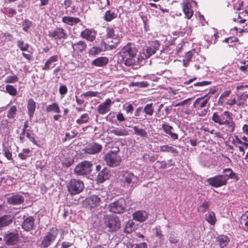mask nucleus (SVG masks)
<instances>
[{
	"label": "nucleus",
	"instance_id": "21",
	"mask_svg": "<svg viewBox=\"0 0 248 248\" xmlns=\"http://www.w3.org/2000/svg\"><path fill=\"white\" fill-rule=\"evenodd\" d=\"M133 219L137 221L143 222L148 217V214L143 210H139L132 214Z\"/></svg>",
	"mask_w": 248,
	"mask_h": 248
},
{
	"label": "nucleus",
	"instance_id": "33",
	"mask_svg": "<svg viewBox=\"0 0 248 248\" xmlns=\"http://www.w3.org/2000/svg\"><path fill=\"white\" fill-rule=\"evenodd\" d=\"M183 10L186 17L187 19H190L193 16V10L191 9V4L188 2L185 3L183 6Z\"/></svg>",
	"mask_w": 248,
	"mask_h": 248
},
{
	"label": "nucleus",
	"instance_id": "8",
	"mask_svg": "<svg viewBox=\"0 0 248 248\" xmlns=\"http://www.w3.org/2000/svg\"><path fill=\"white\" fill-rule=\"evenodd\" d=\"M121 160L120 155L112 152H108L105 157V161L107 165L110 167H115L119 166Z\"/></svg>",
	"mask_w": 248,
	"mask_h": 248
},
{
	"label": "nucleus",
	"instance_id": "45",
	"mask_svg": "<svg viewBox=\"0 0 248 248\" xmlns=\"http://www.w3.org/2000/svg\"><path fill=\"white\" fill-rule=\"evenodd\" d=\"M16 45L22 51H27L30 46L29 44L24 43L22 40H18L17 41Z\"/></svg>",
	"mask_w": 248,
	"mask_h": 248
},
{
	"label": "nucleus",
	"instance_id": "61",
	"mask_svg": "<svg viewBox=\"0 0 248 248\" xmlns=\"http://www.w3.org/2000/svg\"><path fill=\"white\" fill-rule=\"evenodd\" d=\"M231 93V91L229 90V91H226L225 92H224L219 97V101H220L221 99H223L226 97H227V96H229V95Z\"/></svg>",
	"mask_w": 248,
	"mask_h": 248
},
{
	"label": "nucleus",
	"instance_id": "53",
	"mask_svg": "<svg viewBox=\"0 0 248 248\" xmlns=\"http://www.w3.org/2000/svg\"><path fill=\"white\" fill-rule=\"evenodd\" d=\"M4 155L8 160H13L12 158V153L10 152L7 148L3 149Z\"/></svg>",
	"mask_w": 248,
	"mask_h": 248
},
{
	"label": "nucleus",
	"instance_id": "3",
	"mask_svg": "<svg viewBox=\"0 0 248 248\" xmlns=\"http://www.w3.org/2000/svg\"><path fill=\"white\" fill-rule=\"evenodd\" d=\"M104 229L109 232H116L121 227L119 218L115 216H106L104 217L102 224Z\"/></svg>",
	"mask_w": 248,
	"mask_h": 248
},
{
	"label": "nucleus",
	"instance_id": "34",
	"mask_svg": "<svg viewBox=\"0 0 248 248\" xmlns=\"http://www.w3.org/2000/svg\"><path fill=\"white\" fill-rule=\"evenodd\" d=\"M13 221L11 215H4L0 218V228L7 226L11 224Z\"/></svg>",
	"mask_w": 248,
	"mask_h": 248
},
{
	"label": "nucleus",
	"instance_id": "10",
	"mask_svg": "<svg viewBox=\"0 0 248 248\" xmlns=\"http://www.w3.org/2000/svg\"><path fill=\"white\" fill-rule=\"evenodd\" d=\"M207 182L211 186L216 188L225 186L227 183L226 181V179L222 174L208 178Z\"/></svg>",
	"mask_w": 248,
	"mask_h": 248
},
{
	"label": "nucleus",
	"instance_id": "6",
	"mask_svg": "<svg viewBox=\"0 0 248 248\" xmlns=\"http://www.w3.org/2000/svg\"><path fill=\"white\" fill-rule=\"evenodd\" d=\"M93 164L89 161H84L79 163L74 170L75 173L78 175H85L92 171Z\"/></svg>",
	"mask_w": 248,
	"mask_h": 248
},
{
	"label": "nucleus",
	"instance_id": "11",
	"mask_svg": "<svg viewBox=\"0 0 248 248\" xmlns=\"http://www.w3.org/2000/svg\"><path fill=\"white\" fill-rule=\"evenodd\" d=\"M103 147L101 144L93 142L86 145L83 151L85 153L90 155H94L100 153L102 150Z\"/></svg>",
	"mask_w": 248,
	"mask_h": 248
},
{
	"label": "nucleus",
	"instance_id": "1",
	"mask_svg": "<svg viewBox=\"0 0 248 248\" xmlns=\"http://www.w3.org/2000/svg\"><path fill=\"white\" fill-rule=\"evenodd\" d=\"M137 49L133 45L129 43L124 46L119 52L123 62L127 66H136L140 58H137Z\"/></svg>",
	"mask_w": 248,
	"mask_h": 248
},
{
	"label": "nucleus",
	"instance_id": "41",
	"mask_svg": "<svg viewBox=\"0 0 248 248\" xmlns=\"http://www.w3.org/2000/svg\"><path fill=\"white\" fill-rule=\"evenodd\" d=\"M17 112V107L16 105L11 106L7 112V117L10 119H14Z\"/></svg>",
	"mask_w": 248,
	"mask_h": 248
},
{
	"label": "nucleus",
	"instance_id": "50",
	"mask_svg": "<svg viewBox=\"0 0 248 248\" xmlns=\"http://www.w3.org/2000/svg\"><path fill=\"white\" fill-rule=\"evenodd\" d=\"M18 80V78L16 75L7 76L5 78V81L8 83H14Z\"/></svg>",
	"mask_w": 248,
	"mask_h": 248
},
{
	"label": "nucleus",
	"instance_id": "35",
	"mask_svg": "<svg viewBox=\"0 0 248 248\" xmlns=\"http://www.w3.org/2000/svg\"><path fill=\"white\" fill-rule=\"evenodd\" d=\"M46 111L47 112H52L57 114L61 113V109L57 103L54 102L46 107Z\"/></svg>",
	"mask_w": 248,
	"mask_h": 248
},
{
	"label": "nucleus",
	"instance_id": "43",
	"mask_svg": "<svg viewBox=\"0 0 248 248\" xmlns=\"http://www.w3.org/2000/svg\"><path fill=\"white\" fill-rule=\"evenodd\" d=\"M133 129L134 130L135 134L142 138H147L148 134L145 129L139 128L137 126H133Z\"/></svg>",
	"mask_w": 248,
	"mask_h": 248
},
{
	"label": "nucleus",
	"instance_id": "42",
	"mask_svg": "<svg viewBox=\"0 0 248 248\" xmlns=\"http://www.w3.org/2000/svg\"><path fill=\"white\" fill-rule=\"evenodd\" d=\"M205 218L206 220L212 225H214L216 221L215 213L211 211L208 212L205 215Z\"/></svg>",
	"mask_w": 248,
	"mask_h": 248
},
{
	"label": "nucleus",
	"instance_id": "56",
	"mask_svg": "<svg viewBox=\"0 0 248 248\" xmlns=\"http://www.w3.org/2000/svg\"><path fill=\"white\" fill-rule=\"evenodd\" d=\"M67 92V88L65 85H62L59 88V93L62 95H65Z\"/></svg>",
	"mask_w": 248,
	"mask_h": 248
},
{
	"label": "nucleus",
	"instance_id": "22",
	"mask_svg": "<svg viewBox=\"0 0 248 248\" xmlns=\"http://www.w3.org/2000/svg\"><path fill=\"white\" fill-rule=\"evenodd\" d=\"M27 113L29 119L31 120L32 119L34 111L36 109V102L32 98H30L27 103Z\"/></svg>",
	"mask_w": 248,
	"mask_h": 248
},
{
	"label": "nucleus",
	"instance_id": "46",
	"mask_svg": "<svg viewBox=\"0 0 248 248\" xmlns=\"http://www.w3.org/2000/svg\"><path fill=\"white\" fill-rule=\"evenodd\" d=\"M193 54L191 51H188L185 55L183 60V65L184 67H187L189 63L191 61Z\"/></svg>",
	"mask_w": 248,
	"mask_h": 248
},
{
	"label": "nucleus",
	"instance_id": "7",
	"mask_svg": "<svg viewBox=\"0 0 248 248\" xmlns=\"http://www.w3.org/2000/svg\"><path fill=\"white\" fill-rule=\"evenodd\" d=\"M125 205L124 199L121 198L109 204V210L110 212L115 214H121L125 210Z\"/></svg>",
	"mask_w": 248,
	"mask_h": 248
},
{
	"label": "nucleus",
	"instance_id": "52",
	"mask_svg": "<svg viewBox=\"0 0 248 248\" xmlns=\"http://www.w3.org/2000/svg\"><path fill=\"white\" fill-rule=\"evenodd\" d=\"M106 119L107 121L111 122L112 123H115V113L113 112H110L106 117Z\"/></svg>",
	"mask_w": 248,
	"mask_h": 248
},
{
	"label": "nucleus",
	"instance_id": "14",
	"mask_svg": "<svg viewBox=\"0 0 248 248\" xmlns=\"http://www.w3.org/2000/svg\"><path fill=\"white\" fill-rule=\"evenodd\" d=\"M50 37L53 38L54 40L57 41L61 39H65L67 37V35L64 30L60 28H56L55 30L49 32Z\"/></svg>",
	"mask_w": 248,
	"mask_h": 248
},
{
	"label": "nucleus",
	"instance_id": "38",
	"mask_svg": "<svg viewBox=\"0 0 248 248\" xmlns=\"http://www.w3.org/2000/svg\"><path fill=\"white\" fill-rule=\"evenodd\" d=\"M117 16V14L110 10H107L103 16V19L107 22H110Z\"/></svg>",
	"mask_w": 248,
	"mask_h": 248
},
{
	"label": "nucleus",
	"instance_id": "13",
	"mask_svg": "<svg viewBox=\"0 0 248 248\" xmlns=\"http://www.w3.org/2000/svg\"><path fill=\"white\" fill-rule=\"evenodd\" d=\"M159 46L160 44L158 41L153 42L149 47L144 50L143 52V56H141L142 59L149 58L155 54L156 50L158 49Z\"/></svg>",
	"mask_w": 248,
	"mask_h": 248
},
{
	"label": "nucleus",
	"instance_id": "12",
	"mask_svg": "<svg viewBox=\"0 0 248 248\" xmlns=\"http://www.w3.org/2000/svg\"><path fill=\"white\" fill-rule=\"evenodd\" d=\"M24 202V197L19 194H13L7 198V202L12 205H18Z\"/></svg>",
	"mask_w": 248,
	"mask_h": 248
},
{
	"label": "nucleus",
	"instance_id": "27",
	"mask_svg": "<svg viewBox=\"0 0 248 248\" xmlns=\"http://www.w3.org/2000/svg\"><path fill=\"white\" fill-rule=\"evenodd\" d=\"M109 133L116 136H125L129 134L128 131L127 130L115 127H112L109 130Z\"/></svg>",
	"mask_w": 248,
	"mask_h": 248
},
{
	"label": "nucleus",
	"instance_id": "62",
	"mask_svg": "<svg viewBox=\"0 0 248 248\" xmlns=\"http://www.w3.org/2000/svg\"><path fill=\"white\" fill-rule=\"evenodd\" d=\"M134 110L133 106L132 104H129L126 108H125V111L126 113H132L133 111Z\"/></svg>",
	"mask_w": 248,
	"mask_h": 248
},
{
	"label": "nucleus",
	"instance_id": "19",
	"mask_svg": "<svg viewBox=\"0 0 248 248\" xmlns=\"http://www.w3.org/2000/svg\"><path fill=\"white\" fill-rule=\"evenodd\" d=\"M112 103L110 99H107L104 102L101 103L97 107V111L100 114L103 115L110 110L111 104Z\"/></svg>",
	"mask_w": 248,
	"mask_h": 248
},
{
	"label": "nucleus",
	"instance_id": "54",
	"mask_svg": "<svg viewBox=\"0 0 248 248\" xmlns=\"http://www.w3.org/2000/svg\"><path fill=\"white\" fill-rule=\"evenodd\" d=\"M208 207L209 205L208 203L206 202H204L199 206V209L202 212H204Z\"/></svg>",
	"mask_w": 248,
	"mask_h": 248
},
{
	"label": "nucleus",
	"instance_id": "32",
	"mask_svg": "<svg viewBox=\"0 0 248 248\" xmlns=\"http://www.w3.org/2000/svg\"><path fill=\"white\" fill-rule=\"evenodd\" d=\"M108 62V59L105 57H100L93 60L92 64L96 66L102 67L106 65Z\"/></svg>",
	"mask_w": 248,
	"mask_h": 248
},
{
	"label": "nucleus",
	"instance_id": "39",
	"mask_svg": "<svg viewBox=\"0 0 248 248\" xmlns=\"http://www.w3.org/2000/svg\"><path fill=\"white\" fill-rule=\"evenodd\" d=\"M159 150L162 152H171L174 155H176L178 154V151L176 149L168 145L160 146L159 147Z\"/></svg>",
	"mask_w": 248,
	"mask_h": 248
},
{
	"label": "nucleus",
	"instance_id": "59",
	"mask_svg": "<svg viewBox=\"0 0 248 248\" xmlns=\"http://www.w3.org/2000/svg\"><path fill=\"white\" fill-rule=\"evenodd\" d=\"M27 137L34 144L38 146L36 140H35L34 138L29 133L27 132L26 134Z\"/></svg>",
	"mask_w": 248,
	"mask_h": 248
},
{
	"label": "nucleus",
	"instance_id": "58",
	"mask_svg": "<svg viewBox=\"0 0 248 248\" xmlns=\"http://www.w3.org/2000/svg\"><path fill=\"white\" fill-rule=\"evenodd\" d=\"M155 234L156 236L158 237L160 240L163 239V235L162 234V232L159 228H155Z\"/></svg>",
	"mask_w": 248,
	"mask_h": 248
},
{
	"label": "nucleus",
	"instance_id": "40",
	"mask_svg": "<svg viewBox=\"0 0 248 248\" xmlns=\"http://www.w3.org/2000/svg\"><path fill=\"white\" fill-rule=\"evenodd\" d=\"M107 35L108 37L114 39L116 41L114 42L115 44H117L119 42L120 37L118 34L115 33V31L113 28H108L107 29Z\"/></svg>",
	"mask_w": 248,
	"mask_h": 248
},
{
	"label": "nucleus",
	"instance_id": "29",
	"mask_svg": "<svg viewBox=\"0 0 248 248\" xmlns=\"http://www.w3.org/2000/svg\"><path fill=\"white\" fill-rule=\"evenodd\" d=\"M153 105V103H150L145 106L143 109V111L145 112V114L143 115L141 117H140V119L142 120H146L147 119V115L151 116L153 115L154 109Z\"/></svg>",
	"mask_w": 248,
	"mask_h": 248
},
{
	"label": "nucleus",
	"instance_id": "47",
	"mask_svg": "<svg viewBox=\"0 0 248 248\" xmlns=\"http://www.w3.org/2000/svg\"><path fill=\"white\" fill-rule=\"evenodd\" d=\"M32 25L33 23L31 21L27 19H24L22 23L23 30L25 32H28L29 29L32 26Z\"/></svg>",
	"mask_w": 248,
	"mask_h": 248
},
{
	"label": "nucleus",
	"instance_id": "4",
	"mask_svg": "<svg viewBox=\"0 0 248 248\" xmlns=\"http://www.w3.org/2000/svg\"><path fill=\"white\" fill-rule=\"evenodd\" d=\"M139 178L130 171L123 173L121 181L124 187L129 191H132L138 185Z\"/></svg>",
	"mask_w": 248,
	"mask_h": 248
},
{
	"label": "nucleus",
	"instance_id": "57",
	"mask_svg": "<svg viewBox=\"0 0 248 248\" xmlns=\"http://www.w3.org/2000/svg\"><path fill=\"white\" fill-rule=\"evenodd\" d=\"M211 83V82L208 81H203L201 82H196L194 84L195 86H204L207 85H209Z\"/></svg>",
	"mask_w": 248,
	"mask_h": 248
},
{
	"label": "nucleus",
	"instance_id": "63",
	"mask_svg": "<svg viewBox=\"0 0 248 248\" xmlns=\"http://www.w3.org/2000/svg\"><path fill=\"white\" fill-rule=\"evenodd\" d=\"M148 246L146 243L142 242L138 244H136L134 248H147Z\"/></svg>",
	"mask_w": 248,
	"mask_h": 248
},
{
	"label": "nucleus",
	"instance_id": "15",
	"mask_svg": "<svg viewBox=\"0 0 248 248\" xmlns=\"http://www.w3.org/2000/svg\"><path fill=\"white\" fill-rule=\"evenodd\" d=\"M72 47L73 49V53L79 54L85 51L87 48V44L83 40H79L72 42Z\"/></svg>",
	"mask_w": 248,
	"mask_h": 248
},
{
	"label": "nucleus",
	"instance_id": "51",
	"mask_svg": "<svg viewBox=\"0 0 248 248\" xmlns=\"http://www.w3.org/2000/svg\"><path fill=\"white\" fill-rule=\"evenodd\" d=\"M130 86L132 87L144 88L148 86V83L146 81L134 82L130 84Z\"/></svg>",
	"mask_w": 248,
	"mask_h": 248
},
{
	"label": "nucleus",
	"instance_id": "5",
	"mask_svg": "<svg viewBox=\"0 0 248 248\" xmlns=\"http://www.w3.org/2000/svg\"><path fill=\"white\" fill-rule=\"evenodd\" d=\"M68 192L71 195H76L80 193L84 188L83 182L79 179H72L70 180L67 185Z\"/></svg>",
	"mask_w": 248,
	"mask_h": 248
},
{
	"label": "nucleus",
	"instance_id": "37",
	"mask_svg": "<svg viewBox=\"0 0 248 248\" xmlns=\"http://www.w3.org/2000/svg\"><path fill=\"white\" fill-rule=\"evenodd\" d=\"M241 227L245 231H248V211L243 214L240 218Z\"/></svg>",
	"mask_w": 248,
	"mask_h": 248
},
{
	"label": "nucleus",
	"instance_id": "36",
	"mask_svg": "<svg viewBox=\"0 0 248 248\" xmlns=\"http://www.w3.org/2000/svg\"><path fill=\"white\" fill-rule=\"evenodd\" d=\"M136 229V225L132 220H129L126 223L124 232L125 233L129 234L135 231Z\"/></svg>",
	"mask_w": 248,
	"mask_h": 248
},
{
	"label": "nucleus",
	"instance_id": "18",
	"mask_svg": "<svg viewBox=\"0 0 248 248\" xmlns=\"http://www.w3.org/2000/svg\"><path fill=\"white\" fill-rule=\"evenodd\" d=\"M96 34V31L95 30L86 29L81 31L80 36L87 41L93 42L95 40Z\"/></svg>",
	"mask_w": 248,
	"mask_h": 248
},
{
	"label": "nucleus",
	"instance_id": "2",
	"mask_svg": "<svg viewBox=\"0 0 248 248\" xmlns=\"http://www.w3.org/2000/svg\"><path fill=\"white\" fill-rule=\"evenodd\" d=\"M211 120L219 125H226L227 132L232 133L234 130L235 124L230 112L228 111H225L222 113L214 112L212 114Z\"/></svg>",
	"mask_w": 248,
	"mask_h": 248
},
{
	"label": "nucleus",
	"instance_id": "24",
	"mask_svg": "<svg viewBox=\"0 0 248 248\" xmlns=\"http://www.w3.org/2000/svg\"><path fill=\"white\" fill-rule=\"evenodd\" d=\"M110 175V174L109 170L107 168H104L98 174L97 178V182L101 183H103L106 180L108 179Z\"/></svg>",
	"mask_w": 248,
	"mask_h": 248
},
{
	"label": "nucleus",
	"instance_id": "44",
	"mask_svg": "<svg viewBox=\"0 0 248 248\" xmlns=\"http://www.w3.org/2000/svg\"><path fill=\"white\" fill-rule=\"evenodd\" d=\"M90 119L89 116L87 113L82 114L79 119L76 120V123L78 124H82L89 122Z\"/></svg>",
	"mask_w": 248,
	"mask_h": 248
},
{
	"label": "nucleus",
	"instance_id": "26",
	"mask_svg": "<svg viewBox=\"0 0 248 248\" xmlns=\"http://www.w3.org/2000/svg\"><path fill=\"white\" fill-rule=\"evenodd\" d=\"M101 198L96 195H92L86 199V202L90 205V208H94L100 204Z\"/></svg>",
	"mask_w": 248,
	"mask_h": 248
},
{
	"label": "nucleus",
	"instance_id": "31",
	"mask_svg": "<svg viewBox=\"0 0 248 248\" xmlns=\"http://www.w3.org/2000/svg\"><path fill=\"white\" fill-rule=\"evenodd\" d=\"M80 21V19L78 17L65 16L62 18V22L70 26L77 24L79 23Z\"/></svg>",
	"mask_w": 248,
	"mask_h": 248
},
{
	"label": "nucleus",
	"instance_id": "49",
	"mask_svg": "<svg viewBox=\"0 0 248 248\" xmlns=\"http://www.w3.org/2000/svg\"><path fill=\"white\" fill-rule=\"evenodd\" d=\"M98 94H99V93H98V92L88 91L81 94V96L85 98L92 97L97 96Z\"/></svg>",
	"mask_w": 248,
	"mask_h": 248
},
{
	"label": "nucleus",
	"instance_id": "28",
	"mask_svg": "<svg viewBox=\"0 0 248 248\" xmlns=\"http://www.w3.org/2000/svg\"><path fill=\"white\" fill-rule=\"evenodd\" d=\"M222 175L226 179V181L227 183L229 178L236 180H237L238 179V176L237 174L234 172H233L231 169L230 168L224 169L223 170V174Z\"/></svg>",
	"mask_w": 248,
	"mask_h": 248
},
{
	"label": "nucleus",
	"instance_id": "30",
	"mask_svg": "<svg viewBox=\"0 0 248 248\" xmlns=\"http://www.w3.org/2000/svg\"><path fill=\"white\" fill-rule=\"evenodd\" d=\"M216 241L220 248H223L227 245L230 239L226 235H219L217 237Z\"/></svg>",
	"mask_w": 248,
	"mask_h": 248
},
{
	"label": "nucleus",
	"instance_id": "17",
	"mask_svg": "<svg viewBox=\"0 0 248 248\" xmlns=\"http://www.w3.org/2000/svg\"><path fill=\"white\" fill-rule=\"evenodd\" d=\"M161 128L166 134L168 135L173 140H176L178 139V134L174 132V129L173 127L169 124L164 122L161 124Z\"/></svg>",
	"mask_w": 248,
	"mask_h": 248
},
{
	"label": "nucleus",
	"instance_id": "9",
	"mask_svg": "<svg viewBox=\"0 0 248 248\" xmlns=\"http://www.w3.org/2000/svg\"><path fill=\"white\" fill-rule=\"evenodd\" d=\"M58 235L57 229H52L50 232H48L45 236L41 243V247L42 248H46L48 247L52 243H53L56 238Z\"/></svg>",
	"mask_w": 248,
	"mask_h": 248
},
{
	"label": "nucleus",
	"instance_id": "60",
	"mask_svg": "<svg viewBox=\"0 0 248 248\" xmlns=\"http://www.w3.org/2000/svg\"><path fill=\"white\" fill-rule=\"evenodd\" d=\"M73 245V243L64 241L62 243L61 248H68Z\"/></svg>",
	"mask_w": 248,
	"mask_h": 248
},
{
	"label": "nucleus",
	"instance_id": "20",
	"mask_svg": "<svg viewBox=\"0 0 248 248\" xmlns=\"http://www.w3.org/2000/svg\"><path fill=\"white\" fill-rule=\"evenodd\" d=\"M18 235L17 233L8 232L4 235L3 239L5 243L9 245H13L17 242Z\"/></svg>",
	"mask_w": 248,
	"mask_h": 248
},
{
	"label": "nucleus",
	"instance_id": "55",
	"mask_svg": "<svg viewBox=\"0 0 248 248\" xmlns=\"http://www.w3.org/2000/svg\"><path fill=\"white\" fill-rule=\"evenodd\" d=\"M101 52V49L98 47H93L90 50V53L92 55H95Z\"/></svg>",
	"mask_w": 248,
	"mask_h": 248
},
{
	"label": "nucleus",
	"instance_id": "48",
	"mask_svg": "<svg viewBox=\"0 0 248 248\" xmlns=\"http://www.w3.org/2000/svg\"><path fill=\"white\" fill-rule=\"evenodd\" d=\"M6 92L11 95L15 96L17 94L16 89L11 85H7L5 87Z\"/></svg>",
	"mask_w": 248,
	"mask_h": 248
},
{
	"label": "nucleus",
	"instance_id": "64",
	"mask_svg": "<svg viewBox=\"0 0 248 248\" xmlns=\"http://www.w3.org/2000/svg\"><path fill=\"white\" fill-rule=\"evenodd\" d=\"M117 120L119 122H123L125 120V118L122 113H119L116 115Z\"/></svg>",
	"mask_w": 248,
	"mask_h": 248
},
{
	"label": "nucleus",
	"instance_id": "16",
	"mask_svg": "<svg viewBox=\"0 0 248 248\" xmlns=\"http://www.w3.org/2000/svg\"><path fill=\"white\" fill-rule=\"evenodd\" d=\"M210 98V95H208V94L198 98L193 103V107L197 109H201L202 108L205 107Z\"/></svg>",
	"mask_w": 248,
	"mask_h": 248
},
{
	"label": "nucleus",
	"instance_id": "25",
	"mask_svg": "<svg viewBox=\"0 0 248 248\" xmlns=\"http://www.w3.org/2000/svg\"><path fill=\"white\" fill-rule=\"evenodd\" d=\"M58 61V56L57 55H53L50 57L45 62V65L43 67V70H48L50 68L54 67L55 64L54 62Z\"/></svg>",
	"mask_w": 248,
	"mask_h": 248
},
{
	"label": "nucleus",
	"instance_id": "23",
	"mask_svg": "<svg viewBox=\"0 0 248 248\" xmlns=\"http://www.w3.org/2000/svg\"><path fill=\"white\" fill-rule=\"evenodd\" d=\"M34 219L32 217H27L22 224V228L26 231H29L33 229L34 225Z\"/></svg>",
	"mask_w": 248,
	"mask_h": 248
}]
</instances>
